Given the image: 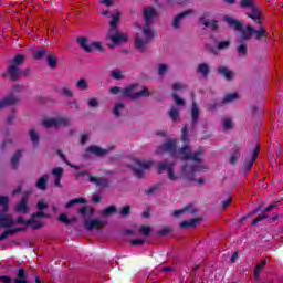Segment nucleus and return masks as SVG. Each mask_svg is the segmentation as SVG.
<instances>
[{
  "label": "nucleus",
  "instance_id": "f257e3e1",
  "mask_svg": "<svg viewBox=\"0 0 283 283\" xmlns=\"http://www.w3.org/2000/svg\"><path fill=\"white\" fill-rule=\"evenodd\" d=\"M143 17L145 24L142 29V34L144 38L137 35L135 39V45L136 49L139 50V52H146L149 42L154 41V39H156L158 34L155 30H151V25H154V21L156 17H158V11L156 10V8L145 7L143 9Z\"/></svg>",
  "mask_w": 283,
  "mask_h": 283
},
{
  "label": "nucleus",
  "instance_id": "f03ea898",
  "mask_svg": "<svg viewBox=\"0 0 283 283\" xmlns=\"http://www.w3.org/2000/svg\"><path fill=\"white\" fill-rule=\"evenodd\" d=\"M223 20L230 28H233L235 32H241V42L249 41L254 34L255 41H264V43H269V31H266L264 27L254 29L251 24H247L243 29L242 21L235 20L229 15H226Z\"/></svg>",
  "mask_w": 283,
  "mask_h": 283
},
{
  "label": "nucleus",
  "instance_id": "7ed1b4c3",
  "mask_svg": "<svg viewBox=\"0 0 283 283\" xmlns=\"http://www.w3.org/2000/svg\"><path fill=\"white\" fill-rule=\"evenodd\" d=\"M240 8L242 10H251V12L245 13V17H248V19H252L254 23L262 27V10L258 8L255 0H240Z\"/></svg>",
  "mask_w": 283,
  "mask_h": 283
},
{
  "label": "nucleus",
  "instance_id": "20e7f679",
  "mask_svg": "<svg viewBox=\"0 0 283 283\" xmlns=\"http://www.w3.org/2000/svg\"><path fill=\"white\" fill-rule=\"evenodd\" d=\"M83 176H87L88 182H93L99 189H113L114 186L109 182V178L94 177L87 170H81L76 174V180H83Z\"/></svg>",
  "mask_w": 283,
  "mask_h": 283
},
{
  "label": "nucleus",
  "instance_id": "39448f33",
  "mask_svg": "<svg viewBox=\"0 0 283 283\" xmlns=\"http://www.w3.org/2000/svg\"><path fill=\"white\" fill-rule=\"evenodd\" d=\"M23 63H25V55L17 54L12 60V64L8 66V74L13 83H17L21 78L19 66L23 65Z\"/></svg>",
  "mask_w": 283,
  "mask_h": 283
},
{
  "label": "nucleus",
  "instance_id": "423d86ee",
  "mask_svg": "<svg viewBox=\"0 0 283 283\" xmlns=\"http://www.w3.org/2000/svg\"><path fill=\"white\" fill-rule=\"evenodd\" d=\"M77 44L83 49L84 52H86V54H92L94 50H97L98 52L105 51L99 41L90 42V39L86 36H77Z\"/></svg>",
  "mask_w": 283,
  "mask_h": 283
},
{
  "label": "nucleus",
  "instance_id": "0eeeda50",
  "mask_svg": "<svg viewBox=\"0 0 283 283\" xmlns=\"http://www.w3.org/2000/svg\"><path fill=\"white\" fill-rule=\"evenodd\" d=\"M155 154H170L172 158H178V144L176 139H168L166 143L158 146L155 150Z\"/></svg>",
  "mask_w": 283,
  "mask_h": 283
},
{
  "label": "nucleus",
  "instance_id": "6e6552de",
  "mask_svg": "<svg viewBox=\"0 0 283 283\" xmlns=\"http://www.w3.org/2000/svg\"><path fill=\"white\" fill-rule=\"evenodd\" d=\"M196 171H205V168L198 165H185L181 168V174L186 178L187 182H193L196 180Z\"/></svg>",
  "mask_w": 283,
  "mask_h": 283
},
{
  "label": "nucleus",
  "instance_id": "1a4fd4ad",
  "mask_svg": "<svg viewBox=\"0 0 283 283\" xmlns=\"http://www.w3.org/2000/svg\"><path fill=\"white\" fill-rule=\"evenodd\" d=\"M277 203H271L269 207H266L265 209H263L262 214H259L258 218H255L252 221V227H255V224H258V222H262V220H272V222H275L279 218L277 214H274L272 217H269L264 213H269V211H273L274 209H276Z\"/></svg>",
  "mask_w": 283,
  "mask_h": 283
},
{
  "label": "nucleus",
  "instance_id": "9d476101",
  "mask_svg": "<svg viewBox=\"0 0 283 283\" xmlns=\"http://www.w3.org/2000/svg\"><path fill=\"white\" fill-rule=\"evenodd\" d=\"M167 171L169 180H178V177L174 174V163L171 161H159L158 174Z\"/></svg>",
  "mask_w": 283,
  "mask_h": 283
},
{
  "label": "nucleus",
  "instance_id": "9b49d317",
  "mask_svg": "<svg viewBox=\"0 0 283 283\" xmlns=\"http://www.w3.org/2000/svg\"><path fill=\"white\" fill-rule=\"evenodd\" d=\"M84 224V229H86V231L92 232L94 231V229H103V227H105V222L98 219H85L83 221Z\"/></svg>",
  "mask_w": 283,
  "mask_h": 283
},
{
  "label": "nucleus",
  "instance_id": "f8f14e48",
  "mask_svg": "<svg viewBox=\"0 0 283 283\" xmlns=\"http://www.w3.org/2000/svg\"><path fill=\"white\" fill-rule=\"evenodd\" d=\"M42 125L44 127H61V125L69 127L70 120L67 118H49L45 119Z\"/></svg>",
  "mask_w": 283,
  "mask_h": 283
},
{
  "label": "nucleus",
  "instance_id": "ddd939ff",
  "mask_svg": "<svg viewBox=\"0 0 283 283\" xmlns=\"http://www.w3.org/2000/svg\"><path fill=\"white\" fill-rule=\"evenodd\" d=\"M36 218H50V214H46L43 211H38L31 214V221L33 224V231H39L43 227V221L36 220Z\"/></svg>",
  "mask_w": 283,
  "mask_h": 283
},
{
  "label": "nucleus",
  "instance_id": "4468645a",
  "mask_svg": "<svg viewBox=\"0 0 283 283\" xmlns=\"http://www.w3.org/2000/svg\"><path fill=\"white\" fill-rule=\"evenodd\" d=\"M113 31H108L107 39H109L113 45H120V43H126L127 34L125 33H112Z\"/></svg>",
  "mask_w": 283,
  "mask_h": 283
},
{
  "label": "nucleus",
  "instance_id": "2eb2a0df",
  "mask_svg": "<svg viewBox=\"0 0 283 283\" xmlns=\"http://www.w3.org/2000/svg\"><path fill=\"white\" fill-rule=\"evenodd\" d=\"M136 87H138V83H133L122 88V96L125 98H130V101H136Z\"/></svg>",
  "mask_w": 283,
  "mask_h": 283
},
{
  "label": "nucleus",
  "instance_id": "dca6fc26",
  "mask_svg": "<svg viewBox=\"0 0 283 283\" xmlns=\"http://www.w3.org/2000/svg\"><path fill=\"white\" fill-rule=\"evenodd\" d=\"M0 227L1 229H10V227H14V220L12 219V216L8 214V211L0 213Z\"/></svg>",
  "mask_w": 283,
  "mask_h": 283
},
{
  "label": "nucleus",
  "instance_id": "f3484780",
  "mask_svg": "<svg viewBox=\"0 0 283 283\" xmlns=\"http://www.w3.org/2000/svg\"><path fill=\"white\" fill-rule=\"evenodd\" d=\"M218 75L224 77L226 81H233L235 73H233V71H231L228 66L220 65L218 67Z\"/></svg>",
  "mask_w": 283,
  "mask_h": 283
},
{
  "label": "nucleus",
  "instance_id": "a211bd4d",
  "mask_svg": "<svg viewBox=\"0 0 283 283\" xmlns=\"http://www.w3.org/2000/svg\"><path fill=\"white\" fill-rule=\"evenodd\" d=\"M86 151H88V154H93L94 156H97L98 158H103V156H107V154H109V150L104 149L101 146H96V145L88 146Z\"/></svg>",
  "mask_w": 283,
  "mask_h": 283
},
{
  "label": "nucleus",
  "instance_id": "6ab92c4d",
  "mask_svg": "<svg viewBox=\"0 0 283 283\" xmlns=\"http://www.w3.org/2000/svg\"><path fill=\"white\" fill-rule=\"evenodd\" d=\"M207 50H209V52H211V54H218V50H227L229 48H231V41L226 40V41H220L217 44V49L211 46V45H206Z\"/></svg>",
  "mask_w": 283,
  "mask_h": 283
},
{
  "label": "nucleus",
  "instance_id": "aec40b11",
  "mask_svg": "<svg viewBox=\"0 0 283 283\" xmlns=\"http://www.w3.org/2000/svg\"><path fill=\"white\" fill-rule=\"evenodd\" d=\"M17 103H19V97L9 95L3 99H0V109H6V107H10V105H17Z\"/></svg>",
  "mask_w": 283,
  "mask_h": 283
},
{
  "label": "nucleus",
  "instance_id": "412c9836",
  "mask_svg": "<svg viewBox=\"0 0 283 283\" xmlns=\"http://www.w3.org/2000/svg\"><path fill=\"white\" fill-rule=\"evenodd\" d=\"M189 14H193V9L186 10V11H182L181 13L177 14L172 21V28H175V30H178V28H180V21H182V19H185V17H189Z\"/></svg>",
  "mask_w": 283,
  "mask_h": 283
},
{
  "label": "nucleus",
  "instance_id": "4be33fe9",
  "mask_svg": "<svg viewBox=\"0 0 283 283\" xmlns=\"http://www.w3.org/2000/svg\"><path fill=\"white\" fill-rule=\"evenodd\" d=\"M48 180H50V176L48 174L42 175L35 182V188L40 191H48Z\"/></svg>",
  "mask_w": 283,
  "mask_h": 283
},
{
  "label": "nucleus",
  "instance_id": "5701e85b",
  "mask_svg": "<svg viewBox=\"0 0 283 283\" xmlns=\"http://www.w3.org/2000/svg\"><path fill=\"white\" fill-rule=\"evenodd\" d=\"M200 119V108L196 102L192 103L191 106V125L196 127L198 125V120Z\"/></svg>",
  "mask_w": 283,
  "mask_h": 283
},
{
  "label": "nucleus",
  "instance_id": "b1692460",
  "mask_svg": "<svg viewBox=\"0 0 283 283\" xmlns=\"http://www.w3.org/2000/svg\"><path fill=\"white\" fill-rule=\"evenodd\" d=\"M28 198H29V195H24L20 202L18 203L17 208H15V211H18V213H29L30 210L28 209Z\"/></svg>",
  "mask_w": 283,
  "mask_h": 283
},
{
  "label": "nucleus",
  "instance_id": "393cba45",
  "mask_svg": "<svg viewBox=\"0 0 283 283\" xmlns=\"http://www.w3.org/2000/svg\"><path fill=\"white\" fill-rule=\"evenodd\" d=\"M179 155H180V160H189L191 158V147H189V144H185L180 149H179Z\"/></svg>",
  "mask_w": 283,
  "mask_h": 283
},
{
  "label": "nucleus",
  "instance_id": "a878e982",
  "mask_svg": "<svg viewBox=\"0 0 283 283\" xmlns=\"http://www.w3.org/2000/svg\"><path fill=\"white\" fill-rule=\"evenodd\" d=\"M198 74H201L203 78H207L211 74V66L208 63H200L197 66Z\"/></svg>",
  "mask_w": 283,
  "mask_h": 283
},
{
  "label": "nucleus",
  "instance_id": "bb28decb",
  "mask_svg": "<svg viewBox=\"0 0 283 283\" xmlns=\"http://www.w3.org/2000/svg\"><path fill=\"white\" fill-rule=\"evenodd\" d=\"M118 21H120V12L117 11L115 14L112 15V20L109 22V32H116V30H118Z\"/></svg>",
  "mask_w": 283,
  "mask_h": 283
},
{
  "label": "nucleus",
  "instance_id": "cd10ccee",
  "mask_svg": "<svg viewBox=\"0 0 283 283\" xmlns=\"http://www.w3.org/2000/svg\"><path fill=\"white\" fill-rule=\"evenodd\" d=\"M242 156V153H240V148H234L230 158L229 163L230 165H238V160H240V157Z\"/></svg>",
  "mask_w": 283,
  "mask_h": 283
},
{
  "label": "nucleus",
  "instance_id": "c85d7f7f",
  "mask_svg": "<svg viewBox=\"0 0 283 283\" xmlns=\"http://www.w3.org/2000/svg\"><path fill=\"white\" fill-rule=\"evenodd\" d=\"M200 222V219L195 218L190 220L182 221L179 227L180 229H191V227H196Z\"/></svg>",
  "mask_w": 283,
  "mask_h": 283
},
{
  "label": "nucleus",
  "instance_id": "c756f323",
  "mask_svg": "<svg viewBox=\"0 0 283 283\" xmlns=\"http://www.w3.org/2000/svg\"><path fill=\"white\" fill-rule=\"evenodd\" d=\"M20 231H25V228H14L10 230H4L2 234H0V240H6L8 235H14L15 233H19Z\"/></svg>",
  "mask_w": 283,
  "mask_h": 283
},
{
  "label": "nucleus",
  "instance_id": "7c9ffc66",
  "mask_svg": "<svg viewBox=\"0 0 283 283\" xmlns=\"http://www.w3.org/2000/svg\"><path fill=\"white\" fill-rule=\"evenodd\" d=\"M25 277H28V275L25 274V270L19 269L17 277L13 279V283H28V280H25Z\"/></svg>",
  "mask_w": 283,
  "mask_h": 283
},
{
  "label": "nucleus",
  "instance_id": "2f4dec72",
  "mask_svg": "<svg viewBox=\"0 0 283 283\" xmlns=\"http://www.w3.org/2000/svg\"><path fill=\"white\" fill-rule=\"evenodd\" d=\"M21 160V150H17L15 154H13L11 158V167L12 169L17 170L19 169V163Z\"/></svg>",
  "mask_w": 283,
  "mask_h": 283
},
{
  "label": "nucleus",
  "instance_id": "473e14b6",
  "mask_svg": "<svg viewBox=\"0 0 283 283\" xmlns=\"http://www.w3.org/2000/svg\"><path fill=\"white\" fill-rule=\"evenodd\" d=\"M74 205H87V199H85V198H75L73 200H70L65 205V207H66V209H70L72 207H74Z\"/></svg>",
  "mask_w": 283,
  "mask_h": 283
},
{
  "label": "nucleus",
  "instance_id": "72a5a7b5",
  "mask_svg": "<svg viewBox=\"0 0 283 283\" xmlns=\"http://www.w3.org/2000/svg\"><path fill=\"white\" fill-rule=\"evenodd\" d=\"M148 96H151V93L147 86H144L142 91L135 93L136 101H138V98H147Z\"/></svg>",
  "mask_w": 283,
  "mask_h": 283
},
{
  "label": "nucleus",
  "instance_id": "f704fd0d",
  "mask_svg": "<svg viewBox=\"0 0 283 283\" xmlns=\"http://www.w3.org/2000/svg\"><path fill=\"white\" fill-rule=\"evenodd\" d=\"M238 93H230L226 95L222 99V105H229V103H233V101H238Z\"/></svg>",
  "mask_w": 283,
  "mask_h": 283
},
{
  "label": "nucleus",
  "instance_id": "c9c22d12",
  "mask_svg": "<svg viewBox=\"0 0 283 283\" xmlns=\"http://www.w3.org/2000/svg\"><path fill=\"white\" fill-rule=\"evenodd\" d=\"M169 117L171 118L172 123H176L178 118H180V111L176 108V106H172L168 113Z\"/></svg>",
  "mask_w": 283,
  "mask_h": 283
},
{
  "label": "nucleus",
  "instance_id": "e433bc0d",
  "mask_svg": "<svg viewBox=\"0 0 283 283\" xmlns=\"http://www.w3.org/2000/svg\"><path fill=\"white\" fill-rule=\"evenodd\" d=\"M46 50L44 48L38 49L35 51L32 52V56L33 59H35V61H41V59H43V56H45Z\"/></svg>",
  "mask_w": 283,
  "mask_h": 283
},
{
  "label": "nucleus",
  "instance_id": "4c0bfd02",
  "mask_svg": "<svg viewBox=\"0 0 283 283\" xmlns=\"http://www.w3.org/2000/svg\"><path fill=\"white\" fill-rule=\"evenodd\" d=\"M46 63L51 70H54L59 63V59H56V55H48Z\"/></svg>",
  "mask_w": 283,
  "mask_h": 283
},
{
  "label": "nucleus",
  "instance_id": "58836bf2",
  "mask_svg": "<svg viewBox=\"0 0 283 283\" xmlns=\"http://www.w3.org/2000/svg\"><path fill=\"white\" fill-rule=\"evenodd\" d=\"M29 135H30V138H31V143H33V147H39L40 137H39V134H36V130L31 129L29 132Z\"/></svg>",
  "mask_w": 283,
  "mask_h": 283
},
{
  "label": "nucleus",
  "instance_id": "ea45409f",
  "mask_svg": "<svg viewBox=\"0 0 283 283\" xmlns=\"http://www.w3.org/2000/svg\"><path fill=\"white\" fill-rule=\"evenodd\" d=\"M192 207H193V206L188 205V206H186V207L182 208V209L175 210V211L172 212L174 218H180V217L182 216V213H187V211H191V208H192Z\"/></svg>",
  "mask_w": 283,
  "mask_h": 283
},
{
  "label": "nucleus",
  "instance_id": "a19ab883",
  "mask_svg": "<svg viewBox=\"0 0 283 283\" xmlns=\"http://www.w3.org/2000/svg\"><path fill=\"white\" fill-rule=\"evenodd\" d=\"M189 160H193L195 163H202V150L191 153Z\"/></svg>",
  "mask_w": 283,
  "mask_h": 283
},
{
  "label": "nucleus",
  "instance_id": "79ce46f5",
  "mask_svg": "<svg viewBox=\"0 0 283 283\" xmlns=\"http://www.w3.org/2000/svg\"><path fill=\"white\" fill-rule=\"evenodd\" d=\"M266 266V261H261L254 266V277L258 279L260 277V271H262Z\"/></svg>",
  "mask_w": 283,
  "mask_h": 283
},
{
  "label": "nucleus",
  "instance_id": "37998d69",
  "mask_svg": "<svg viewBox=\"0 0 283 283\" xmlns=\"http://www.w3.org/2000/svg\"><path fill=\"white\" fill-rule=\"evenodd\" d=\"M136 165H138V167H140L142 169H151V167H154V161L153 160H148V161L137 160Z\"/></svg>",
  "mask_w": 283,
  "mask_h": 283
},
{
  "label": "nucleus",
  "instance_id": "c03bdc74",
  "mask_svg": "<svg viewBox=\"0 0 283 283\" xmlns=\"http://www.w3.org/2000/svg\"><path fill=\"white\" fill-rule=\"evenodd\" d=\"M181 140L185 144H189V127L187 125L181 129Z\"/></svg>",
  "mask_w": 283,
  "mask_h": 283
},
{
  "label": "nucleus",
  "instance_id": "a18cd8bd",
  "mask_svg": "<svg viewBox=\"0 0 283 283\" xmlns=\"http://www.w3.org/2000/svg\"><path fill=\"white\" fill-rule=\"evenodd\" d=\"M120 109H125V104H123V103L115 104L113 114H114V116H116V118H120Z\"/></svg>",
  "mask_w": 283,
  "mask_h": 283
},
{
  "label": "nucleus",
  "instance_id": "49530a36",
  "mask_svg": "<svg viewBox=\"0 0 283 283\" xmlns=\"http://www.w3.org/2000/svg\"><path fill=\"white\" fill-rule=\"evenodd\" d=\"M209 17H211V13L209 11L203 12V15L200 17V21H202L205 28H209L211 23L209 19H207Z\"/></svg>",
  "mask_w": 283,
  "mask_h": 283
},
{
  "label": "nucleus",
  "instance_id": "de8ad7c7",
  "mask_svg": "<svg viewBox=\"0 0 283 283\" xmlns=\"http://www.w3.org/2000/svg\"><path fill=\"white\" fill-rule=\"evenodd\" d=\"M56 154H57V156H60V158L63 160V163H65L66 165H69V166L72 167L73 169H78V166H76V165H71V164L67 161V157H65V154H63V150H57Z\"/></svg>",
  "mask_w": 283,
  "mask_h": 283
},
{
  "label": "nucleus",
  "instance_id": "09e8293b",
  "mask_svg": "<svg viewBox=\"0 0 283 283\" xmlns=\"http://www.w3.org/2000/svg\"><path fill=\"white\" fill-rule=\"evenodd\" d=\"M15 223L17 224H27L28 227H31V229H33L32 219L24 220L22 216L18 217Z\"/></svg>",
  "mask_w": 283,
  "mask_h": 283
},
{
  "label": "nucleus",
  "instance_id": "8fccbe9b",
  "mask_svg": "<svg viewBox=\"0 0 283 283\" xmlns=\"http://www.w3.org/2000/svg\"><path fill=\"white\" fill-rule=\"evenodd\" d=\"M139 233L142 235H145L146 238H149V235H151V228H149L147 226H140Z\"/></svg>",
  "mask_w": 283,
  "mask_h": 283
},
{
  "label": "nucleus",
  "instance_id": "3c124183",
  "mask_svg": "<svg viewBox=\"0 0 283 283\" xmlns=\"http://www.w3.org/2000/svg\"><path fill=\"white\" fill-rule=\"evenodd\" d=\"M237 52L239 54V56H247L248 54V49H247V44H240L239 46H237Z\"/></svg>",
  "mask_w": 283,
  "mask_h": 283
},
{
  "label": "nucleus",
  "instance_id": "603ef678",
  "mask_svg": "<svg viewBox=\"0 0 283 283\" xmlns=\"http://www.w3.org/2000/svg\"><path fill=\"white\" fill-rule=\"evenodd\" d=\"M117 209L116 206H109L103 210V216H113V213H116Z\"/></svg>",
  "mask_w": 283,
  "mask_h": 283
},
{
  "label": "nucleus",
  "instance_id": "864d4df0",
  "mask_svg": "<svg viewBox=\"0 0 283 283\" xmlns=\"http://www.w3.org/2000/svg\"><path fill=\"white\" fill-rule=\"evenodd\" d=\"M171 96H172V98H174L176 105H178L179 107L185 106V99L180 98V96H178V94H176V92H174V93L171 94Z\"/></svg>",
  "mask_w": 283,
  "mask_h": 283
},
{
  "label": "nucleus",
  "instance_id": "5fc2aeb1",
  "mask_svg": "<svg viewBox=\"0 0 283 283\" xmlns=\"http://www.w3.org/2000/svg\"><path fill=\"white\" fill-rule=\"evenodd\" d=\"M76 87H77V90H82V92H85V90H87V81L85 78H81L76 83Z\"/></svg>",
  "mask_w": 283,
  "mask_h": 283
},
{
  "label": "nucleus",
  "instance_id": "6e6d98bb",
  "mask_svg": "<svg viewBox=\"0 0 283 283\" xmlns=\"http://www.w3.org/2000/svg\"><path fill=\"white\" fill-rule=\"evenodd\" d=\"M169 233H171V227L167 226L164 229H161L160 231L157 232V234L163 238L165 235H169Z\"/></svg>",
  "mask_w": 283,
  "mask_h": 283
},
{
  "label": "nucleus",
  "instance_id": "4d7b16f0",
  "mask_svg": "<svg viewBox=\"0 0 283 283\" xmlns=\"http://www.w3.org/2000/svg\"><path fill=\"white\" fill-rule=\"evenodd\" d=\"M133 176H135V178H144L145 170H143L140 168H133Z\"/></svg>",
  "mask_w": 283,
  "mask_h": 283
},
{
  "label": "nucleus",
  "instance_id": "13d9d810",
  "mask_svg": "<svg viewBox=\"0 0 283 283\" xmlns=\"http://www.w3.org/2000/svg\"><path fill=\"white\" fill-rule=\"evenodd\" d=\"M8 202L10 199L8 197H0V207H3V211H8Z\"/></svg>",
  "mask_w": 283,
  "mask_h": 283
},
{
  "label": "nucleus",
  "instance_id": "bf43d9fd",
  "mask_svg": "<svg viewBox=\"0 0 283 283\" xmlns=\"http://www.w3.org/2000/svg\"><path fill=\"white\" fill-rule=\"evenodd\" d=\"M129 213H132V207L130 206H125V207L122 208L120 216H123V218H127V216H129Z\"/></svg>",
  "mask_w": 283,
  "mask_h": 283
},
{
  "label": "nucleus",
  "instance_id": "052dcab7",
  "mask_svg": "<svg viewBox=\"0 0 283 283\" xmlns=\"http://www.w3.org/2000/svg\"><path fill=\"white\" fill-rule=\"evenodd\" d=\"M160 189L159 185L151 186L150 188L145 190L146 196H151V193H156Z\"/></svg>",
  "mask_w": 283,
  "mask_h": 283
},
{
  "label": "nucleus",
  "instance_id": "680f3d73",
  "mask_svg": "<svg viewBox=\"0 0 283 283\" xmlns=\"http://www.w3.org/2000/svg\"><path fill=\"white\" fill-rule=\"evenodd\" d=\"M53 176H55V178H63V168L62 167H57L54 168L52 170Z\"/></svg>",
  "mask_w": 283,
  "mask_h": 283
},
{
  "label": "nucleus",
  "instance_id": "e2e57ef3",
  "mask_svg": "<svg viewBox=\"0 0 283 283\" xmlns=\"http://www.w3.org/2000/svg\"><path fill=\"white\" fill-rule=\"evenodd\" d=\"M231 127H233V122L230 118H226L223 120V129L229 130Z\"/></svg>",
  "mask_w": 283,
  "mask_h": 283
},
{
  "label": "nucleus",
  "instance_id": "0e129e2a",
  "mask_svg": "<svg viewBox=\"0 0 283 283\" xmlns=\"http://www.w3.org/2000/svg\"><path fill=\"white\" fill-rule=\"evenodd\" d=\"M258 156H260V146H255L253 149L251 160L255 163V160H258Z\"/></svg>",
  "mask_w": 283,
  "mask_h": 283
},
{
  "label": "nucleus",
  "instance_id": "69168bd1",
  "mask_svg": "<svg viewBox=\"0 0 283 283\" xmlns=\"http://www.w3.org/2000/svg\"><path fill=\"white\" fill-rule=\"evenodd\" d=\"M167 69H168L167 64H160L158 69L159 76H165V74L167 73Z\"/></svg>",
  "mask_w": 283,
  "mask_h": 283
},
{
  "label": "nucleus",
  "instance_id": "338daca9",
  "mask_svg": "<svg viewBox=\"0 0 283 283\" xmlns=\"http://www.w3.org/2000/svg\"><path fill=\"white\" fill-rule=\"evenodd\" d=\"M218 107H220V103H218V102H212V103L208 104L209 112H213V111L218 109Z\"/></svg>",
  "mask_w": 283,
  "mask_h": 283
},
{
  "label": "nucleus",
  "instance_id": "774afa93",
  "mask_svg": "<svg viewBox=\"0 0 283 283\" xmlns=\"http://www.w3.org/2000/svg\"><path fill=\"white\" fill-rule=\"evenodd\" d=\"M0 283H12V277L6 276V275H1L0 276Z\"/></svg>",
  "mask_w": 283,
  "mask_h": 283
}]
</instances>
